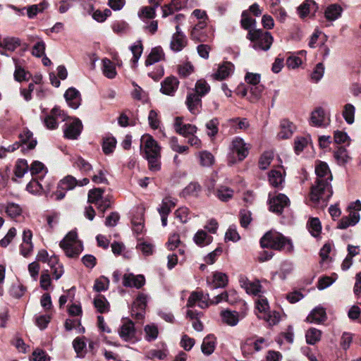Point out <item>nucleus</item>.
Returning <instances> with one entry per match:
<instances>
[{"mask_svg":"<svg viewBox=\"0 0 361 361\" xmlns=\"http://www.w3.org/2000/svg\"><path fill=\"white\" fill-rule=\"evenodd\" d=\"M142 151L148 161L149 169L157 172L161 169V147L150 135L146 134L141 138Z\"/></svg>","mask_w":361,"mask_h":361,"instance_id":"1","label":"nucleus"},{"mask_svg":"<svg viewBox=\"0 0 361 361\" xmlns=\"http://www.w3.org/2000/svg\"><path fill=\"white\" fill-rule=\"evenodd\" d=\"M260 245L263 248L285 250L286 252H292L293 250V245L290 239L273 231L267 232L262 236L260 240Z\"/></svg>","mask_w":361,"mask_h":361,"instance_id":"2","label":"nucleus"},{"mask_svg":"<svg viewBox=\"0 0 361 361\" xmlns=\"http://www.w3.org/2000/svg\"><path fill=\"white\" fill-rule=\"evenodd\" d=\"M59 245L66 255L70 258L78 257L83 250L82 244L78 239V234L74 231L68 233L61 240Z\"/></svg>","mask_w":361,"mask_h":361,"instance_id":"3","label":"nucleus"},{"mask_svg":"<svg viewBox=\"0 0 361 361\" xmlns=\"http://www.w3.org/2000/svg\"><path fill=\"white\" fill-rule=\"evenodd\" d=\"M249 148L240 137H235L230 145V152L228 157L229 165H233L242 161L248 154Z\"/></svg>","mask_w":361,"mask_h":361,"instance_id":"4","label":"nucleus"},{"mask_svg":"<svg viewBox=\"0 0 361 361\" xmlns=\"http://www.w3.org/2000/svg\"><path fill=\"white\" fill-rule=\"evenodd\" d=\"M247 37L253 43L254 49L264 51L271 47L274 40L269 32H264L261 30H250Z\"/></svg>","mask_w":361,"mask_h":361,"instance_id":"5","label":"nucleus"},{"mask_svg":"<svg viewBox=\"0 0 361 361\" xmlns=\"http://www.w3.org/2000/svg\"><path fill=\"white\" fill-rule=\"evenodd\" d=\"M214 30L205 23H197L192 27L190 38L196 42H205L211 41L214 37Z\"/></svg>","mask_w":361,"mask_h":361,"instance_id":"6","label":"nucleus"},{"mask_svg":"<svg viewBox=\"0 0 361 361\" xmlns=\"http://www.w3.org/2000/svg\"><path fill=\"white\" fill-rule=\"evenodd\" d=\"M333 194L332 188L330 183L315 182L312 187L310 199L312 202H318L322 199H329Z\"/></svg>","mask_w":361,"mask_h":361,"instance_id":"7","label":"nucleus"},{"mask_svg":"<svg viewBox=\"0 0 361 361\" xmlns=\"http://www.w3.org/2000/svg\"><path fill=\"white\" fill-rule=\"evenodd\" d=\"M82 130V124L80 120L76 118H68L63 130L64 136L68 139L75 140L80 135Z\"/></svg>","mask_w":361,"mask_h":361,"instance_id":"8","label":"nucleus"},{"mask_svg":"<svg viewBox=\"0 0 361 361\" xmlns=\"http://www.w3.org/2000/svg\"><path fill=\"white\" fill-rule=\"evenodd\" d=\"M119 336L125 341L134 342L136 341V330L134 323L128 319L124 320L118 329Z\"/></svg>","mask_w":361,"mask_h":361,"instance_id":"9","label":"nucleus"},{"mask_svg":"<svg viewBox=\"0 0 361 361\" xmlns=\"http://www.w3.org/2000/svg\"><path fill=\"white\" fill-rule=\"evenodd\" d=\"M173 127L175 131L179 135L188 137L190 135L195 134L197 131V128L195 125L185 123L183 121V118L176 117L174 119Z\"/></svg>","mask_w":361,"mask_h":361,"instance_id":"10","label":"nucleus"},{"mask_svg":"<svg viewBox=\"0 0 361 361\" xmlns=\"http://www.w3.org/2000/svg\"><path fill=\"white\" fill-rule=\"evenodd\" d=\"M269 204L271 211L281 213L283 209L289 205L290 200L286 195L279 193L272 197L269 196Z\"/></svg>","mask_w":361,"mask_h":361,"instance_id":"11","label":"nucleus"},{"mask_svg":"<svg viewBox=\"0 0 361 361\" xmlns=\"http://www.w3.org/2000/svg\"><path fill=\"white\" fill-rule=\"evenodd\" d=\"M316 183H328L332 180V175L328 165L325 162L319 161L315 165Z\"/></svg>","mask_w":361,"mask_h":361,"instance_id":"12","label":"nucleus"},{"mask_svg":"<svg viewBox=\"0 0 361 361\" xmlns=\"http://www.w3.org/2000/svg\"><path fill=\"white\" fill-rule=\"evenodd\" d=\"M234 66L231 62H223L219 64L217 69L212 74V79L218 81L228 78L233 73Z\"/></svg>","mask_w":361,"mask_h":361,"instance_id":"13","label":"nucleus"},{"mask_svg":"<svg viewBox=\"0 0 361 361\" xmlns=\"http://www.w3.org/2000/svg\"><path fill=\"white\" fill-rule=\"evenodd\" d=\"M185 35L180 30L178 25H176V32L173 35L170 43L171 49L174 51H180L187 45Z\"/></svg>","mask_w":361,"mask_h":361,"instance_id":"14","label":"nucleus"},{"mask_svg":"<svg viewBox=\"0 0 361 361\" xmlns=\"http://www.w3.org/2000/svg\"><path fill=\"white\" fill-rule=\"evenodd\" d=\"M145 283V278L143 275H134L133 274H125L123 276V285L125 287L141 288Z\"/></svg>","mask_w":361,"mask_h":361,"instance_id":"15","label":"nucleus"},{"mask_svg":"<svg viewBox=\"0 0 361 361\" xmlns=\"http://www.w3.org/2000/svg\"><path fill=\"white\" fill-rule=\"evenodd\" d=\"M295 127L293 123L288 119H282L279 127L277 138L279 140H287L292 137Z\"/></svg>","mask_w":361,"mask_h":361,"instance_id":"16","label":"nucleus"},{"mask_svg":"<svg viewBox=\"0 0 361 361\" xmlns=\"http://www.w3.org/2000/svg\"><path fill=\"white\" fill-rule=\"evenodd\" d=\"M239 300V297L236 290L233 289H230L227 291H224L219 294V295L214 297L213 299H211L210 304L211 305H217L221 302H227L230 304H235Z\"/></svg>","mask_w":361,"mask_h":361,"instance_id":"17","label":"nucleus"},{"mask_svg":"<svg viewBox=\"0 0 361 361\" xmlns=\"http://www.w3.org/2000/svg\"><path fill=\"white\" fill-rule=\"evenodd\" d=\"M285 171L282 166L271 169L268 173L269 183L274 188H279L284 182Z\"/></svg>","mask_w":361,"mask_h":361,"instance_id":"18","label":"nucleus"},{"mask_svg":"<svg viewBox=\"0 0 361 361\" xmlns=\"http://www.w3.org/2000/svg\"><path fill=\"white\" fill-rule=\"evenodd\" d=\"M179 85L178 80L173 76L165 78L161 82V92L167 95H173Z\"/></svg>","mask_w":361,"mask_h":361,"instance_id":"19","label":"nucleus"},{"mask_svg":"<svg viewBox=\"0 0 361 361\" xmlns=\"http://www.w3.org/2000/svg\"><path fill=\"white\" fill-rule=\"evenodd\" d=\"M64 97L70 107L75 109L80 105V94L76 89L73 87L68 89Z\"/></svg>","mask_w":361,"mask_h":361,"instance_id":"20","label":"nucleus"},{"mask_svg":"<svg viewBox=\"0 0 361 361\" xmlns=\"http://www.w3.org/2000/svg\"><path fill=\"white\" fill-rule=\"evenodd\" d=\"M326 319V313L324 308L317 307L312 310L306 318L309 323L320 324Z\"/></svg>","mask_w":361,"mask_h":361,"instance_id":"21","label":"nucleus"},{"mask_svg":"<svg viewBox=\"0 0 361 361\" xmlns=\"http://www.w3.org/2000/svg\"><path fill=\"white\" fill-rule=\"evenodd\" d=\"M221 322L228 326H235L240 320V314L236 311L223 310L220 313Z\"/></svg>","mask_w":361,"mask_h":361,"instance_id":"22","label":"nucleus"},{"mask_svg":"<svg viewBox=\"0 0 361 361\" xmlns=\"http://www.w3.org/2000/svg\"><path fill=\"white\" fill-rule=\"evenodd\" d=\"M310 121L312 125L317 127H321L329 123V119H326L324 111L322 108H317L312 112Z\"/></svg>","mask_w":361,"mask_h":361,"instance_id":"23","label":"nucleus"},{"mask_svg":"<svg viewBox=\"0 0 361 361\" xmlns=\"http://www.w3.org/2000/svg\"><path fill=\"white\" fill-rule=\"evenodd\" d=\"M360 221V214L356 212H350L349 215L343 216L338 222L337 227L340 229H345L349 226H353Z\"/></svg>","mask_w":361,"mask_h":361,"instance_id":"24","label":"nucleus"},{"mask_svg":"<svg viewBox=\"0 0 361 361\" xmlns=\"http://www.w3.org/2000/svg\"><path fill=\"white\" fill-rule=\"evenodd\" d=\"M266 345L267 341L264 338H259L255 341L252 338H247L243 343L242 348L245 351H251L252 348L255 351H259Z\"/></svg>","mask_w":361,"mask_h":361,"instance_id":"25","label":"nucleus"},{"mask_svg":"<svg viewBox=\"0 0 361 361\" xmlns=\"http://www.w3.org/2000/svg\"><path fill=\"white\" fill-rule=\"evenodd\" d=\"M186 0H172L170 4L162 7V16L166 18L185 6Z\"/></svg>","mask_w":361,"mask_h":361,"instance_id":"26","label":"nucleus"},{"mask_svg":"<svg viewBox=\"0 0 361 361\" xmlns=\"http://www.w3.org/2000/svg\"><path fill=\"white\" fill-rule=\"evenodd\" d=\"M164 59L165 54L163 49L161 47H156L151 50L145 61V64L146 66H151L164 60Z\"/></svg>","mask_w":361,"mask_h":361,"instance_id":"27","label":"nucleus"},{"mask_svg":"<svg viewBox=\"0 0 361 361\" xmlns=\"http://www.w3.org/2000/svg\"><path fill=\"white\" fill-rule=\"evenodd\" d=\"M242 287L244 288L247 293L260 296L259 293L262 292V286L259 281L243 280L242 281Z\"/></svg>","mask_w":361,"mask_h":361,"instance_id":"28","label":"nucleus"},{"mask_svg":"<svg viewBox=\"0 0 361 361\" xmlns=\"http://www.w3.org/2000/svg\"><path fill=\"white\" fill-rule=\"evenodd\" d=\"M147 302V296L144 293H140L137 296L133 304V312H135V309L140 312L135 313L137 318H141L143 315V312L146 307Z\"/></svg>","mask_w":361,"mask_h":361,"instance_id":"29","label":"nucleus"},{"mask_svg":"<svg viewBox=\"0 0 361 361\" xmlns=\"http://www.w3.org/2000/svg\"><path fill=\"white\" fill-rule=\"evenodd\" d=\"M211 283L214 288H224L228 283V277L225 273L215 271L212 274Z\"/></svg>","mask_w":361,"mask_h":361,"instance_id":"30","label":"nucleus"},{"mask_svg":"<svg viewBox=\"0 0 361 361\" xmlns=\"http://www.w3.org/2000/svg\"><path fill=\"white\" fill-rule=\"evenodd\" d=\"M195 243L199 247H204L209 245L212 240V236L208 235L204 230H199L193 237Z\"/></svg>","mask_w":361,"mask_h":361,"instance_id":"31","label":"nucleus"},{"mask_svg":"<svg viewBox=\"0 0 361 361\" xmlns=\"http://www.w3.org/2000/svg\"><path fill=\"white\" fill-rule=\"evenodd\" d=\"M317 9L316 4L310 0L305 1L298 8V13L301 18H305L310 13H314Z\"/></svg>","mask_w":361,"mask_h":361,"instance_id":"32","label":"nucleus"},{"mask_svg":"<svg viewBox=\"0 0 361 361\" xmlns=\"http://www.w3.org/2000/svg\"><path fill=\"white\" fill-rule=\"evenodd\" d=\"M19 139L20 142L23 145H25L28 149H34L37 145V140L33 138L32 133L27 129L20 133Z\"/></svg>","mask_w":361,"mask_h":361,"instance_id":"33","label":"nucleus"},{"mask_svg":"<svg viewBox=\"0 0 361 361\" xmlns=\"http://www.w3.org/2000/svg\"><path fill=\"white\" fill-rule=\"evenodd\" d=\"M274 161V152L272 150L265 151L259 159L258 164L261 170H267Z\"/></svg>","mask_w":361,"mask_h":361,"instance_id":"34","label":"nucleus"},{"mask_svg":"<svg viewBox=\"0 0 361 361\" xmlns=\"http://www.w3.org/2000/svg\"><path fill=\"white\" fill-rule=\"evenodd\" d=\"M186 104L189 111L192 114H195L201 106L200 96L195 93L189 94L187 97Z\"/></svg>","mask_w":361,"mask_h":361,"instance_id":"35","label":"nucleus"},{"mask_svg":"<svg viewBox=\"0 0 361 361\" xmlns=\"http://www.w3.org/2000/svg\"><path fill=\"white\" fill-rule=\"evenodd\" d=\"M94 306L99 313H106L109 311L110 305L106 298L100 294H98L94 298Z\"/></svg>","mask_w":361,"mask_h":361,"instance_id":"36","label":"nucleus"},{"mask_svg":"<svg viewBox=\"0 0 361 361\" xmlns=\"http://www.w3.org/2000/svg\"><path fill=\"white\" fill-rule=\"evenodd\" d=\"M216 347V340L212 336L205 337L201 345L202 352L205 355H210L214 351Z\"/></svg>","mask_w":361,"mask_h":361,"instance_id":"37","label":"nucleus"},{"mask_svg":"<svg viewBox=\"0 0 361 361\" xmlns=\"http://www.w3.org/2000/svg\"><path fill=\"white\" fill-rule=\"evenodd\" d=\"M322 334V331L319 329L310 328L305 333L306 342L310 345H314L321 340Z\"/></svg>","mask_w":361,"mask_h":361,"instance_id":"38","label":"nucleus"},{"mask_svg":"<svg viewBox=\"0 0 361 361\" xmlns=\"http://www.w3.org/2000/svg\"><path fill=\"white\" fill-rule=\"evenodd\" d=\"M176 201L171 197H166L158 209L159 214L169 215L171 209L176 206Z\"/></svg>","mask_w":361,"mask_h":361,"instance_id":"39","label":"nucleus"},{"mask_svg":"<svg viewBox=\"0 0 361 361\" xmlns=\"http://www.w3.org/2000/svg\"><path fill=\"white\" fill-rule=\"evenodd\" d=\"M342 8L338 4H331L325 11V17L329 20H335L338 18L342 13Z\"/></svg>","mask_w":361,"mask_h":361,"instance_id":"40","label":"nucleus"},{"mask_svg":"<svg viewBox=\"0 0 361 361\" xmlns=\"http://www.w3.org/2000/svg\"><path fill=\"white\" fill-rule=\"evenodd\" d=\"M78 184V180L72 176H67L59 183V189L70 190L75 188Z\"/></svg>","mask_w":361,"mask_h":361,"instance_id":"41","label":"nucleus"},{"mask_svg":"<svg viewBox=\"0 0 361 361\" xmlns=\"http://www.w3.org/2000/svg\"><path fill=\"white\" fill-rule=\"evenodd\" d=\"M39 286L44 290H49L53 288L51 274L49 270H43L39 277Z\"/></svg>","mask_w":361,"mask_h":361,"instance_id":"42","label":"nucleus"},{"mask_svg":"<svg viewBox=\"0 0 361 361\" xmlns=\"http://www.w3.org/2000/svg\"><path fill=\"white\" fill-rule=\"evenodd\" d=\"M145 338L147 341H154L159 335V329L156 324H150L144 327Z\"/></svg>","mask_w":361,"mask_h":361,"instance_id":"43","label":"nucleus"},{"mask_svg":"<svg viewBox=\"0 0 361 361\" xmlns=\"http://www.w3.org/2000/svg\"><path fill=\"white\" fill-rule=\"evenodd\" d=\"M102 71L104 75L109 78H114L116 75L114 63L108 59L102 60Z\"/></svg>","mask_w":361,"mask_h":361,"instance_id":"44","label":"nucleus"},{"mask_svg":"<svg viewBox=\"0 0 361 361\" xmlns=\"http://www.w3.org/2000/svg\"><path fill=\"white\" fill-rule=\"evenodd\" d=\"M1 207L5 209L6 214L11 218L18 216L22 214L20 206L13 202H8L6 205H2Z\"/></svg>","mask_w":361,"mask_h":361,"instance_id":"45","label":"nucleus"},{"mask_svg":"<svg viewBox=\"0 0 361 361\" xmlns=\"http://www.w3.org/2000/svg\"><path fill=\"white\" fill-rule=\"evenodd\" d=\"M20 44V39L14 37H7L4 39L2 42L0 41V47L11 51H13Z\"/></svg>","mask_w":361,"mask_h":361,"instance_id":"46","label":"nucleus"},{"mask_svg":"<svg viewBox=\"0 0 361 361\" xmlns=\"http://www.w3.org/2000/svg\"><path fill=\"white\" fill-rule=\"evenodd\" d=\"M308 229L312 235L318 237L322 231L321 222L318 218H311L308 221Z\"/></svg>","mask_w":361,"mask_h":361,"instance_id":"47","label":"nucleus"},{"mask_svg":"<svg viewBox=\"0 0 361 361\" xmlns=\"http://www.w3.org/2000/svg\"><path fill=\"white\" fill-rule=\"evenodd\" d=\"M30 170L32 176L39 175L41 177H43L48 171L45 165L39 161H33L30 166Z\"/></svg>","mask_w":361,"mask_h":361,"instance_id":"48","label":"nucleus"},{"mask_svg":"<svg viewBox=\"0 0 361 361\" xmlns=\"http://www.w3.org/2000/svg\"><path fill=\"white\" fill-rule=\"evenodd\" d=\"M48 6V4L43 1L39 4L32 5L27 8L28 18H33L37 13L43 12Z\"/></svg>","mask_w":361,"mask_h":361,"instance_id":"49","label":"nucleus"},{"mask_svg":"<svg viewBox=\"0 0 361 361\" xmlns=\"http://www.w3.org/2000/svg\"><path fill=\"white\" fill-rule=\"evenodd\" d=\"M259 319H264L269 326H274L278 324L280 321L281 317L279 312L276 311H268L264 315H258Z\"/></svg>","mask_w":361,"mask_h":361,"instance_id":"50","label":"nucleus"},{"mask_svg":"<svg viewBox=\"0 0 361 361\" xmlns=\"http://www.w3.org/2000/svg\"><path fill=\"white\" fill-rule=\"evenodd\" d=\"M143 214H144V209L142 208H140L137 211V216H134L132 223L133 225V229L137 233H140L142 231L143 229Z\"/></svg>","mask_w":361,"mask_h":361,"instance_id":"51","label":"nucleus"},{"mask_svg":"<svg viewBox=\"0 0 361 361\" xmlns=\"http://www.w3.org/2000/svg\"><path fill=\"white\" fill-rule=\"evenodd\" d=\"M104 190L101 188H94L89 191L87 202L89 203L98 204L102 198Z\"/></svg>","mask_w":361,"mask_h":361,"instance_id":"52","label":"nucleus"},{"mask_svg":"<svg viewBox=\"0 0 361 361\" xmlns=\"http://www.w3.org/2000/svg\"><path fill=\"white\" fill-rule=\"evenodd\" d=\"M334 157L340 165H344L350 159L346 149L340 147L334 152Z\"/></svg>","mask_w":361,"mask_h":361,"instance_id":"53","label":"nucleus"},{"mask_svg":"<svg viewBox=\"0 0 361 361\" xmlns=\"http://www.w3.org/2000/svg\"><path fill=\"white\" fill-rule=\"evenodd\" d=\"M219 121L217 118H213L206 123L207 135L214 139L219 132Z\"/></svg>","mask_w":361,"mask_h":361,"instance_id":"54","label":"nucleus"},{"mask_svg":"<svg viewBox=\"0 0 361 361\" xmlns=\"http://www.w3.org/2000/svg\"><path fill=\"white\" fill-rule=\"evenodd\" d=\"M31 77V74L26 71L18 64H16L14 78L18 82L27 81Z\"/></svg>","mask_w":361,"mask_h":361,"instance_id":"55","label":"nucleus"},{"mask_svg":"<svg viewBox=\"0 0 361 361\" xmlns=\"http://www.w3.org/2000/svg\"><path fill=\"white\" fill-rule=\"evenodd\" d=\"M210 90V86L204 79L198 80L195 84V94L202 97L206 94Z\"/></svg>","mask_w":361,"mask_h":361,"instance_id":"56","label":"nucleus"},{"mask_svg":"<svg viewBox=\"0 0 361 361\" xmlns=\"http://www.w3.org/2000/svg\"><path fill=\"white\" fill-rule=\"evenodd\" d=\"M195 71V68L190 62H185L178 67V73L180 76L186 78Z\"/></svg>","mask_w":361,"mask_h":361,"instance_id":"57","label":"nucleus"},{"mask_svg":"<svg viewBox=\"0 0 361 361\" xmlns=\"http://www.w3.org/2000/svg\"><path fill=\"white\" fill-rule=\"evenodd\" d=\"M109 280L104 276L97 279L93 286V289L97 293L105 291L109 288Z\"/></svg>","mask_w":361,"mask_h":361,"instance_id":"58","label":"nucleus"},{"mask_svg":"<svg viewBox=\"0 0 361 361\" xmlns=\"http://www.w3.org/2000/svg\"><path fill=\"white\" fill-rule=\"evenodd\" d=\"M29 166L26 160L20 159L18 161L15 168V175L18 178H22L28 171Z\"/></svg>","mask_w":361,"mask_h":361,"instance_id":"59","label":"nucleus"},{"mask_svg":"<svg viewBox=\"0 0 361 361\" xmlns=\"http://www.w3.org/2000/svg\"><path fill=\"white\" fill-rule=\"evenodd\" d=\"M200 164L203 166H210L214 162V157L212 153L204 151L199 153Z\"/></svg>","mask_w":361,"mask_h":361,"instance_id":"60","label":"nucleus"},{"mask_svg":"<svg viewBox=\"0 0 361 361\" xmlns=\"http://www.w3.org/2000/svg\"><path fill=\"white\" fill-rule=\"evenodd\" d=\"M355 111L354 106L350 104H348L344 106L343 116L345 121L349 124H352L354 122Z\"/></svg>","mask_w":361,"mask_h":361,"instance_id":"61","label":"nucleus"},{"mask_svg":"<svg viewBox=\"0 0 361 361\" xmlns=\"http://www.w3.org/2000/svg\"><path fill=\"white\" fill-rule=\"evenodd\" d=\"M27 190L32 194H41L44 190L39 180L32 179L27 184Z\"/></svg>","mask_w":361,"mask_h":361,"instance_id":"62","label":"nucleus"},{"mask_svg":"<svg viewBox=\"0 0 361 361\" xmlns=\"http://www.w3.org/2000/svg\"><path fill=\"white\" fill-rule=\"evenodd\" d=\"M256 309L258 312L257 316L265 314L269 310L267 300L259 296V298L256 301Z\"/></svg>","mask_w":361,"mask_h":361,"instance_id":"63","label":"nucleus"},{"mask_svg":"<svg viewBox=\"0 0 361 361\" xmlns=\"http://www.w3.org/2000/svg\"><path fill=\"white\" fill-rule=\"evenodd\" d=\"M233 195V191L226 186H221L217 190V196L221 201H228Z\"/></svg>","mask_w":361,"mask_h":361,"instance_id":"64","label":"nucleus"}]
</instances>
